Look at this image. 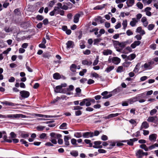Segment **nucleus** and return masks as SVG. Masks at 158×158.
<instances>
[{"instance_id": "obj_5", "label": "nucleus", "mask_w": 158, "mask_h": 158, "mask_svg": "<svg viewBox=\"0 0 158 158\" xmlns=\"http://www.w3.org/2000/svg\"><path fill=\"white\" fill-rule=\"evenodd\" d=\"M144 93H143L137 95L138 102L139 103L144 102L146 100L145 99V97Z\"/></svg>"}, {"instance_id": "obj_37", "label": "nucleus", "mask_w": 158, "mask_h": 158, "mask_svg": "<svg viewBox=\"0 0 158 158\" xmlns=\"http://www.w3.org/2000/svg\"><path fill=\"white\" fill-rule=\"evenodd\" d=\"M4 30L7 33H9L12 31V29L8 26H5L4 28Z\"/></svg>"}, {"instance_id": "obj_2", "label": "nucleus", "mask_w": 158, "mask_h": 158, "mask_svg": "<svg viewBox=\"0 0 158 158\" xmlns=\"http://www.w3.org/2000/svg\"><path fill=\"white\" fill-rule=\"evenodd\" d=\"M121 61L120 59L117 57H111L110 56L108 60L109 63H112L114 64L117 65L119 64Z\"/></svg>"}, {"instance_id": "obj_45", "label": "nucleus", "mask_w": 158, "mask_h": 158, "mask_svg": "<svg viewBox=\"0 0 158 158\" xmlns=\"http://www.w3.org/2000/svg\"><path fill=\"white\" fill-rule=\"evenodd\" d=\"M53 77L54 79L58 80L60 78V74L58 73H55L53 75Z\"/></svg>"}, {"instance_id": "obj_39", "label": "nucleus", "mask_w": 158, "mask_h": 158, "mask_svg": "<svg viewBox=\"0 0 158 158\" xmlns=\"http://www.w3.org/2000/svg\"><path fill=\"white\" fill-rule=\"evenodd\" d=\"M114 69V67L113 65L108 66L106 68L105 71L107 73H109L113 70Z\"/></svg>"}, {"instance_id": "obj_12", "label": "nucleus", "mask_w": 158, "mask_h": 158, "mask_svg": "<svg viewBox=\"0 0 158 158\" xmlns=\"http://www.w3.org/2000/svg\"><path fill=\"white\" fill-rule=\"evenodd\" d=\"M102 142L100 141H96L94 142V145L93 147L95 148H102V146L100 145L102 143Z\"/></svg>"}, {"instance_id": "obj_46", "label": "nucleus", "mask_w": 158, "mask_h": 158, "mask_svg": "<svg viewBox=\"0 0 158 158\" xmlns=\"http://www.w3.org/2000/svg\"><path fill=\"white\" fill-rule=\"evenodd\" d=\"M74 136L77 138H79L82 136V134L81 132H76L74 133Z\"/></svg>"}, {"instance_id": "obj_48", "label": "nucleus", "mask_w": 158, "mask_h": 158, "mask_svg": "<svg viewBox=\"0 0 158 158\" xmlns=\"http://www.w3.org/2000/svg\"><path fill=\"white\" fill-rule=\"evenodd\" d=\"M70 154L72 156L74 157H77L78 156V152L77 151H73L70 152Z\"/></svg>"}, {"instance_id": "obj_25", "label": "nucleus", "mask_w": 158, "mask_h": 158, "mask_svg": "<svg viewBox=\"0 0 158 158\" xmlns=\"http://www.w3.org/2000/svg\"><path fill=\"white\" fill-rule=\"evenodd\" d=\"M70 138L68 135H65L64 137V141L65 145L67 146L70 145L69 142V141Z\"/></svg>"}, {"instance_id": "obj_58", "label": "nucleus", "mask_w": 158, "mask_h": 158, "mask_svg": "<svg viewBox=\"0 0 158 158\" xmlns=\"http://www.w3.org/2000/svg\"><path fill=\"white\" fill-rule=\"evenodd\" d=\"M26 67L28 72H33L32 69L28 66L27 62H26Z\"/></svg>"}, {"instance_id": "obj_1", "label": "nucleus", "mask_w": 158, "mask_h": 158, "mask_svg": "<svg viewBox=\"0 0 158 158\" xmlns=\"http://www.w3.org/2000/svg\"><path fill=\"white\" fill-rule=\"evenodd\" d=\"M26 118V116L21 114H10L7 115H3L0 114V118Z\"/></svg>"}, {"instance_id": "obj_10", "label": "nucleus", "mask_w": 158, "mask_h": 158, "mask_svg": "<svg viewBox=\"0 0 158 158\" xmlns=\"http://www.w3.org/2000/svg\"><path fill=\"white\" fill-rule=\"evenodd\" d=\"M147 120L149 122H153L156 123L158 122V118L156 116H150L148 118Z\"/></svg>"}, {"instance_id": "obj_49", "label": "nucleus", "mask_w": 158, "mask_h": 158, "mask_svg": "<svg viewBox=\"0 0 158 158\" xmlns=\"http://www.w3.org/2000/svg\"><path fill=\"white\" fill-rule=\"evenodd\" d=\"M140 136V132L139 131H138L135 133L133 134L132 136V137H138Z\"/></svg>"}, {"instance_id": "obj_43", "label": "nucleus", "mask_w": 158, "mask_h": 158, "mask_svg": "<svg viewBox=\"0 0 158 158\" xmlns=\"http://www.w3.org/2000/svg\"><path fill=\"white\" fill-rule=\"evenodd\" d=\"M125 69H124L123 66H121L118 67L116 70L117 73H121L125 71Z\"/></svg>"}, {"instance_id": "obj_30", "label": "nucleus", "mask_w": 158, "mask_h": 158, "mask_svg": "<svg viewBox=\"0 0 158 158\" xmlns=\"http://www.w3.org/2000/svg\"><path fill=\"white\" fill-rule=\"evenodd\" d=\"M112 51L110 49H105L102 52L103 55L107 56L109 55H111L112 54Z\"/></svg>"}, {"instance_id": "obj_20", "label": "nucleus", "mask_w": 158, "mask_h": 158, "mask_svg": "<svg viewBox=\"0 0 158 158\" xmlns=\"http://www.w3.org/2000/svg\"><path fill=\"white\" fill-rule=\"evenodd\" d=\"M149 127V125L147 122L144 121L142 123L140 127V130L143 129H146Z\"/></svg>"}, {"instance_id": "obj_3", "label": "nucleus", "mask_w": 158, "mask_h": 158, "mask_svg": "<svg viewBox=\"0 0 158 158\" xmlns=\"http://www.w3.org/2000/svg\"><path fill=\"white\" fill-rule=\"evenodd\" d=\"M91 105V103L90 102L89 98L84 99L80 103V106H82L85 105L86 106H89Z\"/></svg>"}, {"instance_id": "obj_36", "label": "nucleus", "mask_w": 158, "mask_h": 158, "mask_svg": "<svg viewBox=\"0 0 158 158\" xmlns=\"http://www.w3.org/2000/svg\"><path fill=\"white\" fill-rule=\"evenodd\" d=\"M2 137L4 140L7 137L6 133L5 131L0 132V138H1Z\"/></svg>"}, {"instance_id": "obj_24", "label": "nucleus", "mask_w": 158, "mask_h": 158, "mask_svg": "<svg viewBox=\"0 0 158 158\" xmlns=\"http://www.w3.org/2000/svg\"><path fill=\"white\" fill-rule=\"evenodd\" d=\"M67 48H73L74 46L73 42L72 41H68L66 43Z\"/></svg>"}, {"instance_id": "obj_47", "label": "nucleus", "mask_w": 158, "mask_h": 158, "mask_svg": "<svg viewBox=\"0 0 158 158\" xmlns=\"http://www.w3.org/2000/svg\"><path fill=\"white\" fill-rule=\"evenodd\" d=\"M67 124L66 123H62L60 126L59 128L61 129H67Z\"/></svg>"}, {"instance_id": "obj_27", "label": "nucleus", "mask_w": 158, "mask_h": 158, "mask_svg": "<svg viewBox=\"0 0 158 158\" xmlns=\"http://www.w3.org/2000/svg\"><path fill=\"white\" fill-rule=\"evenodd\" d=\"M136 32L139 33L140 35H143L145 34V32L142 29L141 27H139L136 29Z\"/></svg>"}, {"instance_id": "obj_18", "label": "nucleus", "mask_w": 158, "mask_h": 158, "mask_svg": "<svg viewBox=\"0 0 158 158\" xmlns=\"http://www.w3.org/2000/svg\"><path fill=\"white\" fill-rule=\"evenodd\" d=\"M143 151L139 149L137 151L135 154L137 158H141L143 156Z\"/></svg>"}, {"instance_id": "obj_4", "label": "nucleus", "mask_w": 158, "mask_h": 158, "mask_svg": "<svg viewBox=\"0 0 158 158\" xmlns=\"http://www.w3.org/2000/svg\"><path fill=\"white\" fill-rule=\"evenodd\" d=\"M154 61H150L148 63H145L142 66L145 70L150 69H152V65L154 64Z\"/></svg>"}, {"instance_id": "obj_35", "label": "nucleus", "mask_w": 158, "mask_h": 158, "mask_svg": "<svg viewBox=\"0 0 158 158\" xmlns=\"http://www.w3.org/2000/svg\"><path fill=\"white\" fill-rule=\"evenodd\" d=\"M128 7L132 6L134 3V0H127L126 2Z\"/></svg>"}, {"instance_id": "obj_29", "label": "nucleus", "mask_w": 158, "mask_h": 158, "mask_svg": "<svg viewBox=\"0 0 158 158\" xmlns=\"http://www.w3.org/2000/svg\"><path fill=\"white\" fill-rule=\"evenodd\" d=\"M151 10V8L150 7H147L144 9V11L146 13V14L147 15L150 16L152 15V13L150 12V10Z\"/></svg>"}, {"instance_id": "obj_53", "label": "nucleus", "mask_w": 158, "mask_h": 158, "mask_svg": "<svg viewBox=\"0 0 158 158\" xmlns=\"http://www.w3.org/2000/svg\"><path fill=\"white\" fill-rule=\"evenodd\" d=\"M47 134L45 133H42L39 136V138L41 139H46Z\"/></svg>"}, {"instance_id": "obj_7", "label": "nucleus", "mask_w": 158, "mask_h": 158, "mask_svg": "<svg viewBox=\"0 0 158 158\" xmlns=\"http://www.w3.org/2000/svg\"><path fill=\"white\" fill-rule=\"evenodd\" d=\"M20 95L23 98H27L30 95V93L27 91L22 90L20 92Z\"/></svg>"}, {"instance_id": "obj_61", "label": "nucleus", "mask_w": 158, "mask_h": 158, "mask_svg": "<svg viewBox=\"0 0 158 158\" xmlns=\"http://www.w3.org/2000/svg\"><path fill=\"white\" fill-rule=\"evenodd\" d=\"M20 142H21L22 144H24L26 147H28V144H27V142L26 141L23 139H21L20 140Z\"/></svg>"}, {"instance_id": "obj_50", "label": "nucleus", "mask_w": 158, "mask_h": 158, "mask_svg": "<svg viewBox=\"0 0 158 158\" xmlns=\"http://www.w3.org/2000/svg\"><path fill=\"white\" fill-rule=\"evenodd\" d=\"M127 24V20H125L123 21L122 23V25L123 27V29L124 30L126 29Z\"/></svg>"}, {"instance_id": "obj_38", "label": "nucleus", "mask_w": 158, "mask_h": 158, "mask_svg": "<svg viewBox=\"0 0 158 158\" xmlns=\"http://www.w3.org/2000/svg\"><path fill=\"white\" fill-rule=\"evenodd\" d=\"M136 57V55L135 54H131L127 56V60H132L134 59Z\"/></svg>"}, {"instance_id": "obj_51", "label": "nucleus", "mask_w": 158, "mask_h": 158, "mask_svg": "<svg viewBox=\"0 0 158 158\" xmlns=\"http://www.w3.org/2000/svg\"><path fill=\"white\" fill-rule=\"evenodd\" d=\"M156 147H158V143H155L149 146L150 150H152L155 148Z\"/></svg>"}, {"instance_id": "obj_22", "label": "nucleus", "mask_w": 158, "mask_h": 158, "mask_svg": "<svg viewBox=\"0 0 158 158\" xmlns=\"http://www.w3.org/2000/svg\"><path fill=\"white\" fill-rule=\"evenodd\" d=\"M128 102L130 104H131L135 102H138L137 95L135 97L128 99Z\"/></svg>"}, {"instance_id": "obj_28", "label": "nucleus", "mask_w": 158, "mask_h": 158, "mask_svg": "<svg viewBox=\"0 0 158 158\" xmlns=\"http://www.w3.org/2000/svg\"><path fill=\"white\" fill-rule=\"evenodd\" d=\"M140 43L141 42L139 41H135L131 45V47L132 48H135L137 46L139 45Z\"/></svg>"}, {"instance_id": "obj_34", "label": "nucleus", "mask_w": 158, "mask_h": 158, "mask_svg": "<svg viewBox=\"0 0 158 158\" xmlns=\"http://www.w3.org/2000/svg\"><path fill=\"white\" fill-rule=\"evenodd\" d=\"M129 41L127 40L125 41L120 42L119 46L122 48H124L128 44H129Z\"/></svg>"}, {"instance_id": "obj_62", "label": "nucleus", "mask_w": 158, "mask_h": 158, "mask_svg": "<svg viewBox=\"0 0 158 158\" xmlns=\"http://www.w3.org/2000/svg\"><path fill=\"white\" fill-rule=\"evenodd\" d=\"M136 5L137 7L140 9H142L143 7V5L141 3L139 2L137 3Z\"/></svg>"}, {"instance_id": "obj_57", "label": "nucleus", "mask_w": 158, "mask_h": 158, "mask_svg": "<svg viewBox=\"0 0 158 158\" xmlns=\"http://www.w3.org/2000/svg\"><path fill=\"white\" fill-rule=\"evenodd\" d=\"M131 48V47H127L125 49V51H127L126 52L127 53L132 52V50Z\"/></svg>"}, {"instance_id": "obj_15", "label": "nucleus", "mask_w": 158, "mask_h": 158, "mask_svg": "<svg viewBox=\"0 0 158 158\" xmlns=\"http://www.w3.org/2000/svg\"><path fill=\"white\" fill-rule=\"evenodd\" d=\"M157 135L156 134H152L149 135V139L152 142H154L156 141Z\"/></svg>"}, {"instance_id": "obj_33", "label": "nucleus", "mask_w": 158, "mask_h": 158, "mask_svg": "<svg viewBox=\"0 0 158 158\" xmlns=\"http://www.w3.org/2000/svg\"><path fill=\"white\" fill-rule=\"evenodd\" d=\"M95 21L97 22H100V23H102L105 21V19H103L100 16H98L95 18Z\"/></svg>"}, {"instance_id": "obj_60", "label": "nucleus", "mask_w": 158, "mask_h": 158, "mask_svg": "<svg viewBox=\"0 0 158 158\" xmlns=\"http://www.w3.org/2000/svg\"><path fill=\"white\" fill-rule=\"evenodd\" d=\"M87 72V70L85 69H83L82 71H80L79 72V74L81 76H83L85 73Z\"/></svg>"}, {"instance_id": "obj_56", "label": "nucleus", "mask_w": 158, "mask_h": 158, "mask_svg": "<svg viewBox=\"0 0 158 158\" xmlns=\"http://www.w3.org/2000/svg\"><path fill=\"white\" fill-rule=\"evenodd\" d=\"M91 75L93 77H94L95 78H98L99 77V75L98 73L95 72L91 73Z\"/></svg>"}, {"instance_id": "obj_52", "label": "nucleus", "mask_w": 158, "mask_h": 158, "mask_svg": "<svg viewBox=\"0 0 158 158\" xmlns=\"http://www.w3.org/2000/svg\"><path fill=\"white\" fill-rule=\"evenodd\" d=\"M155 25L152 24H149L148 27V29L149 31L152 30L155 27Z\"/></svg>"}, {"instance_id": "obj_59", "label": "nucleus", "mask_w": 158, "mask_h": 158, "mask_svg": "<svg viewBox=\"0 0 158 158\" xmlns=\"http://www.w3.org/2000/svg\"><path fill=\"white\" fill-rule=\"evenodd\" d=\"M101 40V39H96L94 40V45H97L98 44L99 42Z\"/></svg>"}, {"instance_id": "obj_23", "label": "nucleus", "mask_w": 158, "mask_h": 158, "mask_svg": "<svg viewBox=\"0 0 158 158\" xmlns=\"http://www.w3.org/2000/svg\"><path fill=\"white\" fill-rule=\"evenodd\" d=\"M98 30L99 29L98 28L96 27L94 28L92 30H90V32H94V34L96 35H97V37H99L101 36V35L98 34Z\"/></svg>"}, {"instance_id": "obj_42", "label": "nucleus", "mask_w": 158, "mask_h": 158, "mask_svg": "<svg viewBox=\"0 0 158 158\" xmlns=\"http://www.w3.org/2000/svg\"><path fill=\"white\" fill-rule=\"evenodd\" d=\"M77 65L74 64H72L70 67V69L73 72H74L76 71Z\"/></svg>"}, {"instance_id": "obj_16", "label": "nucleus", "mask_w": 158, "mask_h": 158, "mask_svg": "<svg viewBox=\"0 0 158 158\" xmlns=\"http://www.w3.org/2000/svg\"><path fill=\"white\" fill-rule=\"evenodd\" d=\"M51 138L53 139H58L62 137V135L60 134L52 132L50 134Z\"/></svg>"}, {"instance_id": "obj_44", "label": "nucleus", "mask_w": 158, "mask_h": 158, "mask_svg": "<svg viewBox=\"0 0 158 158\" xmlns=\"http://www.w3.org/2000/svg\"><path fill=\"white\" fill-rule=\"evenodd\" d=\"M82 64L84 65H90L92 64V62L91 61H88L85 60H83L82 61Z\"/></svg>"}, {"instance_id": "obj_14", "label": "nucleus", "mask_w": 158, "mask_h": 158, "mask_svg": "<svg viewBox=\"0 0 158 158\" xmlns=\"http://www.w3.org/2000/svg\"><path fill=\"white\" fill-rule=\"evenodd\" d=\"M55 10L56 11V14H60V15L63 16L64 15V11L61 10L59 7L56 6L54 7Z\"/></svg>"}, {"instance_id": "obj_17", "label": "nucleus", "mask_w": 158, "mask_h": 158, "mask_svg": "<svg viewBox=\"0 0 158 158\" xmlns=\"http://www.w3.org/2000/svg\"><path fill=\"white\" fill-rule=\"evenodd\" d=\"M1 103L3 105H6L10 106H15L19 105L18 104H15L6 101L1 102Z\"/></svg>"}, {"instance_id": "obj_64", "label": "nucleus", "mask_w": 158, "mask_h": 158, "mask_svg": "<svg viewBox=\"0 0 158 158\" xmlns=\"http://www.w3.org/2000/svg\"><path fill=\"white\" fill-rule=\"evenodd\" d=\"M36 18L37 20L40 21L42 20L44 18L43 16L40 15H38L36 16Z\"/></svg>"}, {"instance_id": "obj_55", "label": "nucleus", "mask_w": 158, "mask_h": 158, "mask_svg": "<svg viewBox=\"0 0 158 158\" xmlns=\"http://www.w3.org/2000/svg\"><path fill=\"white\" fill-rule=\"evenodd\" d=\"M157 112L156 109H154L150 111V115L152 116L155 114Z\"/></svg>"}, {"instance_id": "obj_13", "label": "nucleus", "mask_w": 158, "mask_h": 158, "mask_svg": "<svg viewBox=\"0 0 158 158\" xmlns=\"http://www.w3.org/2000/svg\"><path fill=\"white\" fill-rule=\"evenodd\" d=\"M34 116H36L38 117H44L45 118H55L57 117V116H52V115H44V114H34V115H33ZM58 116H57V117H58Z\"/></svg>"}, {"instance_id": "obj_54", "label": "nucleus", "mask_w": 158, "mask_h": 158, "mask_svg": "<svg viewBox=\"0 0 158 158\" xmlns=\"http://www.w3.org/2000/svg\"><path fill=\"white\" fill-rule=\"evenodd\" d=\"M77 140L74 138H73L71 139V143L73 145L75 146H77Z\"/></svg>"}, {"instance_id": "obj_9", "label": "nucleus", "mask_w": 158, "mask_h": 158, "mask_svg": "<svg viewBox=\"0 0 158 158\" xmlns=\"http://www.w3.org/2000/svg\"><path fill=\"white\" fill-rule=\"evenodd\" d=\"M101 95L103 96V99H107L112 96V94L110 92L105 91L102 93Z\"/></svg>"}, {"instance_id": "obj_32", "label": "nucleus", "mask_w": 158, "mask_h": 158, "mask_svg": "<svg viewBox=\"0 0 158 158\" xmlns=\"http://www.w3.org/2000/svg\"><path fill=\"white\" fill-rule=\"evenodd\" d=\"M122 65L124 67L128 68L131 66L132 64L131 62L126 61Z\"/></svg>"}, {"instance_id": "obj_8", "label": "nucleus", "mask_w": 158, "mask_h": 158, "mask_svg": "<svg viewBox=\"0 0 158 158\" xmlns=\"http://www.w3.org/2000/svg\"><path fill=\"white\" fill-rule=\"evenodd\" d=\"M54 91L56 93H65L66 91L65 89H63L60 85L56 86L54 89Z\"/></svg>"}, {"instance_id": "obj_40", "label": "nucleus", "mask_w": 158, "mask_h": 158, "mask_svg": "<svg viewBox=\"0 0 158 158\" xmlns=\"http://www.w3.org/2000/svg\"><path fill=\"white\" fill-rule=\"evenodd\" d=\"M128 121L132 125L133 127L135 126L137 124L136 120L131 119Z\"/></svg>"}, {"instance_id": "obj_26", "label": "nucleus", "mask_w": 158, "mask_h": 158, "mask_svg": "<svg viewBox=\"0 0 158 158\" xmlns=\"http://www.w3.org/2000/svg\"><path fill=\"white\" fill-rule=\"evenodd\" d=\"M138 22V20H137L135 18H133L132 19V20L130 22V24L131 27H134L136 25Z\"/></svg>"}, {"instance_id": "obj_41", "label": "nucleus", "mask_w": 158, "mask_h": 158, "mask_svg": "<svg viewBox=\"0 0 158 158\" xmlns=\"http://www.w3.org/2000/svg\"><path fill=\"white\" fill-rule=\"evenodd\" d=\"M140 148L144 149L145 151H147L150 150L149 147L148 148L145 144H142L140 145Z\"/></svg>"}, {"instance_id": "obj_6", "label": "nucleus", "mask_w": 158, "mask_h": 158, "mask_svg": "<svg viewBox=\"0 0 158 158\" xmlns=\"http://www.w3.org/2000/svg\"><path fill=\"white\" fill-rule=\"evenodd\" d=\"M138 139L136 138H134L133 139H130L129 140H123L121 142L123 143L127 142L128 145L130 146H133L134 142L138 140Z\"/></svg>"}, {"instance_id": "obj_31", "label": "nucleus", "mask_w": 158, "mask_h": 158, "mask_svg": "<svg viewBox=\"0 0 158 158\" xmlns=\"http://www.w3.org/2000/svg\"><path fill=\"white\" fill-rule=\"evenodd\" d=\"M80 17V15L79 14H76L74 16L73 22L75 23H77Z\"/></svg>"}, {"instance_id": "obj_11", "label": "nucleus", "mask_w": 158, "mask_h": 158, "mask_svg": "<svg viewBox=\"0 0 158 158\" xmlns=\"http://www.w3.org/2000/svg\"><path fill=\"white\" fill-rule=\"evenodd\" d=\"M94 136V133L91 132H86L82 133V136L84 138H89Z\"/></svg>"}, {"instance_id": "obj_21", "label": "nucleus", "mask_w": 158, "mask_h": 158, "mask_svg": "<svg viewBox=\"0 0 158 158\" xmlns=\"http://www.w3.org/2000/svg\"><path fill=\"white\" fill-rule=\"evenodd\" d=\"M119 114L117 113L115 114H111L108 116L104 117L103 118L106 119H109L111 118H113L114 117H116L119 115Z\"/></svg>"}, {"instance_id": "obj_19", "label": "nucleus", "mask_w": 158, "mask_h": 158, "mask_svg": "<svg viewBox=\"0 0 158 158\" xmlns=\"http://www.w3.org/2000/svg\"><path fill=\"white\" fill-rule=\"evenodd\" d=\"M19 134L21 137L24 138H26L29 136V133L25 131H20Z\"/></svg>"}, {"instance_id": "obj_63", "label": "nucleus", "mask_w": 158, "mask_h": 158, "mask_svg": "<svg viewBox=\"0 0 158 158\" xmlns=\"http://www.w3.org/2000/svg\"><path fill=\"white\" fill-rule=\"evenodd\" d=\"M76 92L77 94L78 95V96H79L80 95V94L81 93V90L79 88H77L76 89Z\"/></svg>"}]
</instances>
